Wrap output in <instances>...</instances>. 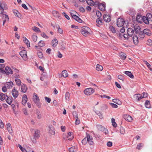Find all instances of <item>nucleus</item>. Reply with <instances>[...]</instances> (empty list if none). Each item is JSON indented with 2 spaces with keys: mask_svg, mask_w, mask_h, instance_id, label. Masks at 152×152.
I'll return each instance as SVG.
<instances>
[{
  "mask_svg": "<svg viewBox=\"0 0 152 152\" xmlns=\"http://www.w3.org/2000/svg\"><path fill=\"white\" fill-rule=\"evenodd\" d=\"M90 28L87 26L82 27L81 29V33L84 36L86 37L89 34V32L90 31Z\"/></svg>",
  "mask_w": 152,
  "mask_h": 152,
  "instance_id": "obj_1",
  "label": "nucleus"
},
{
  "mask_svg": "<svg viewBox=\"0 0 152 152\" xmlns=\"http://www.w3.org/2000/svg\"><path fill=\"white\" fill-rule=\"evenodd\" d=\"M33 99L34 102L38 106V107H40L41 105L39 102V98L35 93H34L33 94Z\"/></svg>",
  "mask_w": 152,
  "mask_h": 152,
  "instance_id": "obj_2",
  "label": "nucleus"
},
{
  "mask_svg": "<svg viewBox=\"0 0 152 152\" xmlns=\"http://www.w3.org/2000/svg\"><path fill=\"white\" fill-rule=\"evenodd\" d=\"M34 134L33 136L35 140L32 141L33 143H34L36 142V140L39 139L40 135V132L39 130L35 129L34 130Z\"/></svg>",
  "mask_w": 152,
  "mask_h": 152,
  "instance_id": "obj_3",
  "label": "nucleus"
},
{
  "mask_svg": "<svg viewBox=\"0 0 152 152\" xmlns=\"http://www.w3.org/2000/svg\"><path fill=\"white\" fill-rule=\"evenodd\" d=\"M94 92V90L91 88H86L84 91V93L86 95H91Z\"/></svg>",
  "mask_w": 152,
  "mask_h": 152,
  "instance_id": "obj_4",
  "label": "nucleus"
},
{
  "mask_svg": "<svg viewBox=\"0 0 152 152\" xmlns=\"http://www.w3.org/2000/svg\"><path fill=\"white\" fill-rule=\"evenodd\" d=\"M96 127L99 130L105 133V134H107L108 133V130L102 125L99 124L97 125H96Z\"/></svg>",
  "mask_w": 152,
  "mask_h": 152,
  "instance_id": "obj_5",
  "label": "nucleus"
},
{
  "mask_svg": "<svg viewBox=\"0 0 152 152\" xmlns=\"http://www.w3.org/2000/svg\"><path fill=\"white\" fill-rule=\"evenodd\" d=\"M125 22L124 19L122 18H119L117 20V25L118 27H121Z\"/></svg>",
  "mask_w": 152,
  "mask_h": 152,
  "instance_id": "obj_6",
  "label": "nucleus"
},
{
  "mask_svg": "<svg viewBox=\"0 0 152 152\" xmlns=\"http://www.w3.org/2000/svg\"><path fill=\"white\" fill-rule=\"evenodd\" d=\"M19 54L24 60H26L27 59V56L26 50H22L20 51Z\"/></svg>",
  "mask_w": 152,
  "mask_h": 152,
  "instance_id": "obj_7",
  "label": "nucleus"
},
{
  "mask_svg": "<svg viewBox=\"0 0 152 152\" xmlns=\"http://www.w3.org/2000/svg\"><path fill=\"white\" fill-rule=\"evenodd\" d=\"M28 89L27 86L26 84H22L21 85L20 91L23 93H26Z\"/></svg>",
  "mask_w": 152,
  "mask_h": 152,
  "instance_id": "obj_8",
  "label": "nucleus"
},
{
  "mask_svg": "<svg viewBox=\"0 0 152 152\" xmlns=\"http://www.w3.org/2000/svg\"><path fill=\"white\" fill-rule=\"evenodd\" d=\"M12 94L15 99L17 98L19 95L18 91L15 88H13L12 91Z\"/></svg>",
  "mask_w": 152,
  "mask_h": 152,
  "instance_id": "obj_9",
  "label": "nucleus"
},
{
  "mask_svg": "<svg viewBox=\"0 0 152 152\" xmlns=\"http://www.w3.org/2000/svg\"><path fill=\"white\" fill-rule=\"evenodd\" d=\"M71 15L72 18L75 19L76 21L80 23H82V20L76 15L73 14L72 13H71Z\"/></svg>",
  "mask_w": 152,
  "mask_h": 152,
  "instance_id": "obj_10",
  "label": "nucleus"
},
{
  "mask_svg": "<svg viewBox=\"0 0 152 152\" xmlns=\"http://www.w3.org/2000/svg\"><path fill=\"white\" fill-rule=\"evenodd\" d=\"M134 30L131 28H129L127 30V33L129 36L132 37L134 33Z\"/></svg>",
  "mask_w": 152,
  "mask_h": 152,
  "instance_id": "obj_11",
  "label": "nucleus"
},
{
  "mask_svg": "<svg viewBox=\"0 0 152 152\" xmlns=\"http://www.w3.org/2000/svg\"><path fill=\"white\" fill-rule=\"evenodd\" d=\"M90 138V135L88 134H87L86 137L84 138L82 140V143L83 145H85L88 142V139H89Z\"/></svg>",
  "mask_w": 152,
  "mask_h": 152,
  "instance_id": "obj_12",
  "label": "nucleus"
},
{
  "mask_svg": "<svg viewBox=\"0 0 152 152\" xmlns=\"http://www.w3.org/2000/svg\"><path fill=\"white\" fill-rule=\"evenodd\" d=\"M27 100L28 98L26 95L24 94L22 97V104L23 105H25L27 102Z\"/></svg>",
  "mask_w": 152,
  "mask_h": 152,
  "instance_id": "obj_13",
  "label": "nucleus"
},
{
  "mask_svg": "<svg viewBox=\"0 0 152 152\" xmlns=\"http://www.w3.org/2000/svg\"><path fill=\"white\" fill-rule=\"evenodd\" d=\"M49 133L50 134V135H53L55 134V132L54 130V127L52 126H49Z\"/></svg>",
  "mask_w": 152,
  "mask_h": 152,
  "instance_id": "obj_14",
  "label": "nucleus"
},
{
  "mask_svg": "<svg viewBox=\"0 0 152 152\" xmlns=\"http://www.w3.org/2000/svg\"><path fill=\"white\" fill-rule=\"evenodd\" d=\"M5 100L6 101V102L9 104H11L12 102L13 98L12 96H8L7 95L6 97V99Z\"/></svg>",
  "mask_w": 152,
  "mask_h": 152,
  "instance_id": "obj_15",
  "label": "nucleus"
},
{
  "mask_svg": "<svg viewBox=\"0 0 152 152\" xmlns=\"http://www.w3.org/2000/svg\"><path fill=\"white\" fill-rule=\"evenodd\" d=\"M143 34H145L148 36H151L152 34L151 31L148 29H145L143 30Z\"/></svg>",
  "mask_w": 152,
  "mask_h": 152,
  "instance_id": "obj_16",
  "label": "nucleus"
},
{
  "mask_svg": "<svg viewBox=\"0 0 152 152\" xmlns=\"http://www.w3.org/2000/svg\"><path fill=\"white\" fill-rule=\"evenodd\" d=\"M103 19L104 21L107 22H109L110 21V16L107 14H105L104 15Z\"/></svg>",
  "mask_w": 152,
  "mask_h": 152,
  "instance_id": "obj_17",
  "label": "nucleus"
},
{
  "mask_svg": "<svg viewBox=\"0 0 152 152\" xmlns=\"http://www.w3.org/2000/svg\"><path fill=\"white\" fill-rule=\"evenodd\" d=\"M98 7L101 11H104L105 10V6L104 4H98Z\"/></svg>",
  "mask_w": 152,
  "mask_h": 152,
  "instance_id": "obj_18",
  "label": "nucleus"
},
{
  "mask_svg": "<svg viewBox=\"0 0 152 152\" xmlns=\"http://www.w3.org/2000/svg\"><path fill=\"white\" fill-rule=\"evenodd\" d=\"M53 27L54 28L56 27V28L58 29V32L59 33L62 34L63 33V30L62 28H60L58 24H56L55 26H53Z\"/></svg>",
  "mask_w": 152,
  "mask_h": 152,
  "instance_id": "obj_19",
  "label": "nucleus"
},
{
  "mask_svg": "<svg viewBox=\"0 0 152 152\" xmlns=\"http://www.w3.org/2000/svg\"><path fill=\"white\" fill-rule=\"evenodd\" d=\"M124 118L126 120L129 122L131 121L133 119L132 117L131 116L128 115H124Z\"/></svg>",
  "mask_w": 152,
  "mask_h": 152,
  "instance_id": "obj_20",
  "label": "nucleus"
},
{
  "mask_svg": "<svg viewBox=\"0 0 152 152\" xmlns=\"http://www.w3.org/2000/svg\"><path fill=\"white\" fill-rule=\"evenodd\" d=\"M134 97L138 101L142 99V95L140 94H135L134 96Z\"/></svg>",
  "mask_w": 152,
  "mask_h": 152,
  "instance_id": "obj_21",
  "label": "nucleus"
},
{
  "mask_svg": "<svg viewBox=\"0 0 152 152\" xmlns=\"http://www.w3.org/2000/svg\"><path fill=\"white\" fill-rule=\"evenodd\" d=\"M6 73L7 74H12L13 73V72L11 70V68L8 66H7L5 67Z\"/></svg>",
  "mask_w": 152,
  "mask_h": 152,
  "instance_id": "obj_22",
  "label": "nucleus"
},
{
  "mask_svg": "<svg viewBox=\"0 0 152 152\" xmlns=\"http://www.w3.org/2000/svg\"><path fill=\"white\" fill-rule=\"evenodd\" d=\"M133 40L134 44L137 45L138 43V39L137 35H134L132 37Z\"/></svg>",
  "mask_w": 152,
  "mask_h": 152,
  "instance_id": "obj_23",
  "label": "nucleus"
},
{
  "mask_svg": "<svg viewBox=\"0 0 152 152\" xmlns=\"http://www.w3.org/2000/svg\"><path fill=\"white\" fill-rule=\"evenodd\" d=\"M13 85V83L11 81L7 82V83L5 84V86H6L8 88H11L12 87Z\"/></svg>",
  "mask_w": 152,
  "mask_h": 152,
  "instance_id": "obj_24",
  "label": "nucleus"
},
{
  "mask_svg": "<svg viewBox=\"0 0 152 152\" xmlns=\"http://www.w3.org/2000/svg\"><path fill=\"white\" fill-rule=\"evenodd\" d=\"M7 95L6 94L0 93V100L3 101L6 99Z\"/></svg>",
  "mask_w": 152,
  "mask_h": 152,
  "instance_id": "obj_25",
  "label": "nucleus"
},
{
  "mask_svg": "<svg viewBox=\"0 0 152 152\" xmlns=\"http://www.w3.org/2000/svg\"><path fill=\"white\" fill-rule=\"evenodd\" d=\"M142 19H143V17L140 15H138L136 17V20L137 21L140 23H142Z\"/></svg>",
  "mask_w": 152,
  "mask_h": 152,
  "instance_id": "obj_26",
  "label": "nucleus"
},
{
  "mask_svg": "<svg viewBox=\"0 0 152 152\" xmlns=\"http://www.w3.org/2000/svg\"><path fill=\"white\" fill-rule=\"evenodd\" d=\"M124 73L131 78H133L134 77L133 75L132 74L130 71H126L124 72Z\"/></svg>",
  "mask_w": 152,
  "mask_h": 152,
  "instance_id": "obj_27",
  "label": "nucleus"
},
{
  "mask_svg": "<svg viewBox=\"0 0 152 152\" xmlns=\"http://www.w3.org/2000/svg\"><path fill=\"white\" fill-rule=\"evenodd\" d=\"M23 41L26 44L28 47H30V42L26 37H23Z\"/></svg>",
  "mask_w": 152,
  "mask_h": 152,
  "instance_id": "obj_28",
  "label": "nucleus"
},
{
  "mask_svg": "<svg viewBox=\"0 0 152 152\" xmlns=\"http://www.w3.org/2000/svg\"><path fill=\"white\" fill-rule=\"evenodd\" d=\"M58 41L56 39H53L52 41L53 46L54 47H56L58 44Z\"/></svg>",
  "mask_w": 152,
  "mask_h": 152,
  "instance_id": "obj_29",
  "label": "nucleus"
},
{
  "mask_svg": "<svg viewBox=\"0 0 152 152\" xmlns=\"http://www.w3.org/2000/svg\"><path fill=\"white\" fill-rule=\"evenodd\" d=\"M3 17H4L5 19L3 21V25H4L5 23L7 22L9 20V18L8 16L6 14L3 15Z\"/></svg>",
  "mask_w": 152,
  "mask_h": 152,
  "instance_id": "obj_30",
  "label": "nucleus"
},
{
  "mask_svg": "<svg viewBox=\"0 0 152 152\" xmlns=\"http://www.w3.org/2000/svg\"><path fill=\"white\" fill-rule=\"evenodd\" d=\"M15 81L16 83V84L17 86H20L21 84V82L20 80L18 78H15Z\"/></svg>",
  "mask_w": 152,
  "mask_h": 152,
  "instance_id": "obj_31",
  "label": "nucleus"
},
{
  "mask_svg": "<svg viewBox=\"0 0 152 152\" xmlns=\"http://www.w3.org/2000/svg\"><path fill=\"white\" fill-rule=\"evenodd\" d=\"M146 17L149 21H152V14L149 13H148L146 14Z\"/></svg>",
  "mask_w": 152,
  "mask_h": 152,
  "instance_id": "obj_32",
  "label": "nucleus"
},
{
  "mask_svg": "<svg viewBox=\"0 0 152 152\" xmlns=\"http://www.w3.org/2000/svg\"><path fill=\"white\" fill-rule=\"evenodd\" d=\"M52 13L53 15L55 17L58 18H60V15L56 11H53L52 12Z\"/></svg>",
  "mask_w": 152,
  "mask_h": 152,
  "instance_id": "obj_33",
  "label": "nucleus"
},
{
  "mask_svg": "<svg viewBox=\"0 0 152 152\" xmlns=\"http://www.w3.org/2000/svg\"><path fill=\"white\" fill-rule=\"evenodd\" d=\"M36 114L37 115V118L38 119H40L42 117V115L40 111L38 110H36Z\"/></svg>",
  "mask_w": 152,
  "mask_h": 152,
  "instance_id": "obj_34",
  "label": "nucleus"
},
{
  "mask_svg": "<svg viewBox=\"0 0 152 152\" xmlns=\"http://www.w3.org/2000/svg\"><path fill=\"white\" fill-rule=\"evenodd\" d=\"M119 56L122 59L125 60L126 58V55L125 53L121 52L120 53Z\"/></svg>",
  "mask_w": 152,
  "mask_h": 152,
  "instance_id": "obj_35",
  "label": "nucleus"
},
{
  "mask_svg": "<svg viewBox=\"0 0 152 152\" xmlns=\"http://www.w3.org/2000/svg\"><path fill=\"white\" fill-rule=\"evenodd\" d=\"M134 29L135 33H137L139 32L140 31V30L141 29L140 27L136 25L135 26H134Z\"/></svg>",
  "mask_w": 152,
  "mask_h": 152,
  "instance_id": "obj_36",
  "label": "nucleus"
},
{
  "mask_svg": "<svg viewBox=\"0 0 152 152\" xmlns=\"http://www.w3.org/2000/svg\"><path fill=\"white\" fill-rule=\"evenodd\" d=\"M145 107L147 108H151L150 102L148 100H147L145 102Z\"/></svg>",
  "mask_w": 152,
  "mask_h": 152,
  "instance_id": "obj_37",
  "label": "nucleus"
},
{
  "mask_svg": "<svg viewBox=\"0 0 152 152\" xmlns=\"http://www.w3.org/2000/svg\"><path fill=\"white\" fill-rule=\"evenodd\" d=\"M67 137L69 140H72L73 138V136L72 134V132H69L68 134Z\"/></svg>",
  "mask_w": 152,
  "mask_h": 152,
  "instance_id": "obj_38",
  "label": "nucleus"
},
{
  "mask_svg": "<svg viewBox=\"0 0 152 152\" xmlns=\"http://www.w3.org/2000/svg\"><path fill=\"white\" fill-rule=\"evenodd\" d=\"M87 4L91 6H93L94 5V2L92 0H86Z\"/></svg>",
  "mask_w": 152,
  "mask_h": 152,
  "instance_id": "obj_39",
  "label": "nucleus"
},
{
  "mask_svg": "<svg viewBox=\"0 0 152 152\" xmlns=\"http://www.w3.org/2000/svg\"><path fill=\"white\" fill-rule=\"evenodd\" d=\"M95 113L99 116V118L100 119H102L103 118V116L101 112H100L98 110H96L95 111Z\"/></svg>",
  "mask_w": 152,
  "mask_h": 152,
  "instance_id": "obj_40",
  "label": "nucleus"
},
{
  "mask_svg": "<svg viewBox=\"0 0 152 152\" xmlns=\"http://www.w3.org/2000/svg\"><path fill=\"white\" fill-rule=\"evenodd\" d=\"M96 69L98 71H101L103 70V68L101 65L98 64L96 65Z\"/></svg>",
  "mask_w": 152,
  "mask_h": 152,
  "instance_id": "obj_41",
  "label": "nucleus"
},
{
  "mask_svg": "<svg viewBox=\"0 0 152 152\" xmlns=\"http://www.w3.org/2000/svg\"><path fill=\"white\" fill-rule=\"evenodd\" d=\"M69 152H75L77 151V148L75 147H72L70 148L69 149Z\"/></svg>",
  "mask_w": 152,
  "mask_h": 152,
  "instance_id": "obj_42",
  "label": "nucleus"
},
{
  "mask_svg": "<svg viewBox=\"0 0 152 152\" xmlns=\"http://www.w3.org/2000/svg\"><path fill=\"white\" fill-rule=\"evenodd\" d=\"M62 76L64 77H68V74L66 70H63L62 72Z\"/></svg>",
  "mask_w": 152,
  "mask_h": 152,
  "instance_id": "obj_43",
  "label": "nucleus"
},
{
  "mask_svg": "<svg viewBox=\"0 0 152 152\" xmlns=\"http://www.w3.org/2000/svg\"><path fill=\"white\" fill-rule=\"evenodd\" d=\"M144 63L147 65L148 68L150 69V70L152 71V66L151 65H150L149 63L146 61H144Z\"/></svg>",
  "mask_w": 152,
  "mask_h": 152,
  "instance_id": "obj_44",
  "label": "nucleus"
},
{
  "mask_svg": "<svg viewBox=\"0 0 152 152\" xmlns=\"http://www.w3.org/2000/svg\"><path fill=\"white\" fill-rule=\"evenodd\" d=\"M65 97L66 100L69 101L70 99V94L68 92L66 93L65 95Z\"/></svg>",
  "mask_w": 152,
  "mask_h": 152,
  "instance_id": "obj_45",
  "label": "nucleus"
},
{
  "mask_svg": "<svg viewBox=\"0 0 152 152\" xmlns=\"http://www.w3.org/2000/svg\"><path fill=\"white\" fill-rule=\"evenodd\" d=\"M112 101L114 103H116V104L120 105L121 104V102L118 99H113Z\"/></svg>",
  "mask_w": 152,
  "mask_h": 152,
  "instance_id": "obj_46",
  "label": "nucleus"
},
{
  "mask_svg": "<svg viewBox=\"0 0 152 152\" xmlns=\"http://www.w3.org/2000/svg\"><path fill=\"white\" fill-rule=\"evenodd\" d=\"M32 29L34 31L38 32H40L41 31L39 28L36 26H34L32 28Z\"/></svg>",
  "mask_w": 152,
  "mask_h": 152,
  "instance_id": "obj_47",
  "label": "nucleus"
},
{
  "mask_svg": "<svg viewBox=\"0 0 152 152\" xmlns=\"http://www.w3.org/2000/svg\"><path fill=\"white\" fill-rule=\"evenodd\" d=\"M142 21L144 22L146 24H148L149 23L147 17L145 16L143 17V19H142Z\"/></svg>",
  "mask_w": 152,
  "mask_h": 152,
  "instance_id": "obj_48",
  "label": "nucleus"
},
{
  "mask_svg": "<svg viewBox=\"0 0 152 152\" xmlns=\"http://www.w3.org/2000/svg\"><path fill=\"white\" fill-rule=\"evenodd\" d=\"M111 121L113 126L114 127H116L117 126V124L115 122V119L114 118H112Z\"/></svg>",
  "mask_w": 152,
  "mask_h": 152,
  "instance_id": "obj_49",
  "label": "nucleus"
},
{
  "mask_svg": "<svg viewBox=\"0 0 152 152\" xmlns=\"http://www.w3.org/2000/svg\"><path fill=\"white\" fill-rule=\"evenodd\" d=\"M93 140V138L92 136H90V138L89 139H88V142L89 143L90 145H92L93 144V142L92 141Z\"/></svg>",
  "mask_w": 152,
  "mask_h": 152,
  "instance_id": "obj_50",
  "label": "nucleus"
},
{
  "mask_svg": "<svg viewBox=\"0 0 152 152\" xmlns=\"http://www.w3.org/2000/svg\"><path fill=\"white\" fill-rule=\"evenodd\" d=\"M109 29L113 33H115L116 32V30L115 28L113 26H110L109 27Z\"/></svg>",
  "mask_w": 152,
  "mask_h": 152,
  "instance_id": "obj_51",
  "label": "nucleus"
},
{
  "mask_svg": "<svg viewBox=\"0 0 152 152\" xmlns=\"http://www.w3.org/2000/svg\"><path fill=\"white\" fill-rule=\"evenodd\" d=\"M13 12L15 16L18 17H19L20 13L17 10H13Z\"/></svg>",
  "mask_w": 152,
  "mask_h": 152,
  "instance_id": "obj_52",
  "label": "nucleus"
},
{
  "mask_svg": "<svg viewBox=\"0 0 152 152\" xmlns=\"http://www.w3.org/2000/svg\"><path fill=\"white\" fill-rule=\"evenodd\" d=\"M39 46L40 47L44 46L45 45V44L43 41H40L38 43Z\"/></svg>",
  "mask_w": 152,
  "mask_h": 152,
  "instance_id": "obj_53",
  "label": "nucleus"
},
{
  "mask_svg": "<svg viewBox=\"0 0 152 152\" xmlns=\"http://www.w3.org/2000/svg\"><path fill=\"white\" fill-rule=\"evenodd\" d=\"M37 54L38 57L40 58H42L43 56V55L42 52L40 51H38Z\"/></svg>",
  "mask_w": 152,
  "mask_h": 152,
  "instance_id": "obj_54",
  "label": "nucleus"
},
{
  "mask_svg": "<svg viewBox=\"0 0 152 152\" xmlns=\"http://www.w3.org/2000/svg\"><path fill=\"white\" fill-rule=\"evenodd\" d=\"M120 132L121 134H124L125 132V130L122 127H121L120 128Z\"/></svg>",
  "mask_w": 152,
  "mask_h": 152,
  "instance_id": "obj_55",
  "label": "nucleus"
},
{
  "mask_svg": "<svg viewBox=\"0 0 152 152\" xmlns=\"http://www.w3.org/2000/svg\"><path fill=\"white\" fill-rule=\"evenodd\" d=\"M18 147L22 152H27V151L26 149L24 148L23 147L20 145H18Z\"/></svg>",
  "mask_w": 152,
  "mask_h": 152,
  "instance_id": "obj_56",
  "label": "nucleus"
},
{
  "mask_svg": "<svg viewBox=\"0 0 152 152\" xmlns=\"http://www.w3.org/2000/svg\"><path fill=\"white\" fill-rule=\"evenodd\" d=\"M32 38L33 41L34 42H35L37 40V36L36 35H32Z\"/></svg>",
  "mask_w": 152,
  "mask_h": 152,
  "instance_id": "obj_57",
  "label": "nucleus"
},
{
  "mask_svg": "<svg viewBox=\"0 0 152 152\" xmlns=\"http://www.w3.org/2000/svg\"><path fill=\"white\" fill-rule=\"evenodd\" d=\"M96 14L97 16V17H99V18H100V17L101 16L102 14L98 10L96 11Z\"/></svg>",
  "mask_w": 152,
  "mask_h": 152,
  "instance_id": "obj_58",
  "label": "nucleus"
},
{
  "mask_svg": "<svg viewBox=\"0 0 152 152\" xmlns=\"http://www.w3.org/2000/svg\"><path fill=\"white\" fill-rule=\"evenodd\" d=\"M143 145L141 143H140L138 144L136 148L137 149L139 150H140L141 149V148L143 146Z\"/></svg>",
  "mask_w": 152,
  "mask_h": 152,
  "instance_id": "obj_59",
  "label": "nucleus"
},
{
  "mask_svg": "<svg viewBox=\"0 0 152 152\" xmlns=\"http://www.w3.org/2000/svg\"><path fill=\"white\" fill-rule=\"evenodd\" d=\"M96 23L99 24H101L102 23L101 19L100 18H98L96 20Z\"/></svg>",
  "mask_w": 152,
  "mask_h": 152,
  "instance_id": "obj_60",
  "label": "nucleus"
},
{
  "mask_svg": "<svg viewBox=\"0 0 152 152\" xmlns=\"http://www.w3.org/2000/svg\"><path fill=\"white\" fill-rule=\"evenodd\" d=\"M147 44L149 45H152V40L151 39H148L147 41Z\"/></svg>",
  "mask_w": 152,
  "mask_h": 152,
  "instance_id": "obj_61",
  "label": "nucleus"
},
{
  "mask_svg": "<svg viewBox=\"0 0 152 152\" xmlns=\"http://www.w3.org/2000/svg\"><path fill=\"white\" fill-rule=\"evenodd\" d=\"M110 105L112 106V107L114 108H117L118 107V105L116 104H115L114 103H110Z\"/></svg>",
  "mask_w": 152,
  "mask_h": 152,
  "instance_id": "obj_62",
  "label": "nucleus"
},
{
  "mask_svg": "<svg viewBox=\"0 0 152 152\" xmlns=\"http://www.w3.org/2000/svg\"><path fill=\"white\" fill-rule=\"evenodd\" d=\"M142 99L143 98H146L147 97L148 95V94L147 93H146L145 92L143 93L142 94Z\"/></svg>",
  "mask_w": 152,
  "mask_h": 152,
  "instance_id": "obj_63",
  "label": "nucleus"
},
{
  "mask_svg": "<svg viewBox=\"0 0 152 152\" xmlns=\"http://www.w3.org/2000/svg\"><path fill=\"white\" fill-rule=\"evenodd\" d=\"M41 36L42 37L46 39H48V37L44 33H42L41 34Z\"/></svg>",
  "mask_w": 152,
  "mask_h": 152,
  "instance_id": "obj_64",
  "label": "nucleus"
}]
</instances>
